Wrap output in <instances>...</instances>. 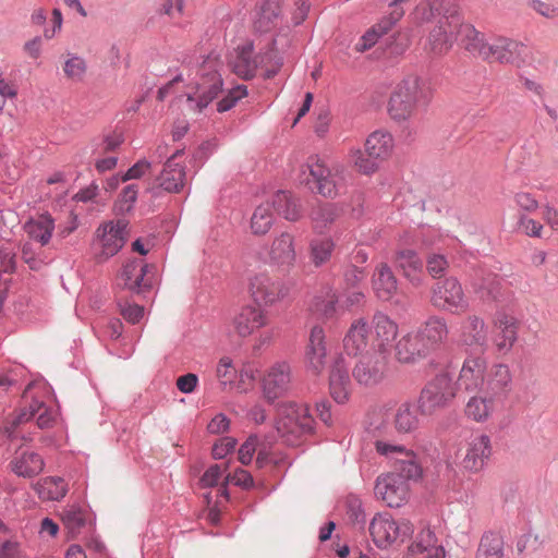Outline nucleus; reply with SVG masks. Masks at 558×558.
Listing matches in <instances>:
<instances>
[{
    "label": "nucleus",
    "instance_id": "nucleus-32",
    "mask_svg": "<svg viewBox=\"0 0 558 558\" xmlns=\"http://www.w3.org/2000/svg\"><path fill=\"white\" fill-rule=\"evenodd\" d=\"M147 265L142 259L128 260L118 276V284L132 292L140 293L148 284L144 282Z\"/></svg>",
    "mask_w": 558,
    "mask_h": 558
},
{
    "label": "nucleus",
    "instance_id": "nucleus-18",
    "mask_svg": "<svg viewBox=\"0 0 558 558\" xmlns=\"http://www.w3.org/2000/svg\"><path fill=\"white\" fill-rule=\"evenodd\" d=\"M513 376L510 367L504 363L493 364L486 374L482 391L500 401L512 390Z\"/></svg>",
    "mask_w": 558,
    "mask_h": 558
},
{
    "label": "nucleus",
    "instance_id": "nucleus-59",
    "mask_svg": "<svg viewBox=\"0 0 558 558\" xmlns=\"http://www.w3.org/2000/svg\"><path fill=\"white\" fill-rule=\"evenodd\" d=\"M62 521L71 534H75L84 525L85 519L81 509L71 507L62 512Z\"/></svg>",
    "mask_w": 558,
    "mask_h": 558
},
{
    "label": "nucleus",
    "instance_id": "nucleus-2",
    "mask_svg": "<svg viewBox=\"0 0 558 558\" xmlns=\"http://www.w3.org/2000/svg\"><path fill=\"white\" fill-rule=\"evenodd\" d=\"M275 427L284 444L299 446L312 434L314 418L306 404L283 402L277 408Z\"/></svg>",
    "mask_w": 558,
    "mask_h": 558
},
{
    "label": "nucleus",
    "instance_id": "nucleus-60",
    "mask_svg": "<svg viewBox=\"0 0 558 558\" xmlns=\"http://www.w3.org/2000/svg\"><path fill=\"white\" fill-rule=\"evenodd\" d=\"M120 314L131 324L138 323L144 316V307L129 302L120 303Z\"/></svg>",
    "mask_w": 558,
    "mask_h": 558
},
{
    "label": "nucleus",
    "instance_id": "nucleus-4",
    "mask_svg": "<svg viewBox=\"0 0 558 558\" xmlns=\"http://www.w3.org/2000/svg\"><path fill=\"white\" fill-rule=\"evenodd\" d=\"M222 62L218 56H208L199 66L198 78L192 85L193 93L187 94V101L197 112L203 111L221 92L222 77L220 70Z\"/></svg>",
    "mask_w": 558,
    "mask_h": 558
},
{
    "label": "nucleus",
    "instance_id": "nucleus-46",
    "mask_svg": "<svg viewBox=\"0 0 558 558\" xmlns=\"http://www.w3.org/2000/svg\"><path fill=\"white\" fill-rule=\"evenodd\" d=\"M473 291L484 302L497 301L502 294L501 280L489 274L473 282Z\"/></svg>",
    "mask_w": 558,
    "mask_h": 558
},
{
    "label": "nucleus",
    "instance_id": "nucleus-11",
    "mask_svg": "<svg viewBox=\"0 0 558 558\" xmlns=\"http://www.w3.org/2000/svg\"><path fill=\"white\" fill-rule=\"evenodd\" d=\"M430 303L442 311L464 313L469 308V300L461 283L456 278H446L432 288Z\"/></svg>",
    "mask_w": 558,
    "mask_h": 558
},
{
    "label": "nucleus",
    "instance_id": "nucleus-50",
    "mask_svg": "<svg viewBox=\"0 0 558 558\" xmlns=\"http://www.w3.org/2000/svg\"><path fill=\"white\" fill-rule=\"evenodd\" d=\"M453 4L446 2V0H426L416 5L414 10V19L418 23L432 21L436 16H444L446 9Z\"/></svg>",
    "mask_w": 558,
    "mask_h": 558
},
{
    "label": "nucleus",
    "instance_id": "nucleus-23",
    "mask_svg": "<svg viewBox=\"0 0 558 558\" xmlns=\"http://www.w3.org/2000/svg\"><path fill=\"white\" fill-rule=\"evenodd\" d=\"M267 313L254 305H245L232 320L233 331L241 338L251 336L255 330L267 325Z\"/></svg>",
    "mask_w": 558,
    "mask_h": 558
},
{
    "label": "nucleus",
    "instance_id": "nucleus-62",
    "mask_svg": "<svg viewBox=\"0 0 558 558\" xmlns=\"http://www.w3.org/2000/svg\"><path fill=\"white\" fill-rule=\"evenodd\" d=\"M316 311L327 318H332L337 315V296L333 293L327 294L326 299L316 303Z\"/></svg>",
    "mask_w": 558,
    "mask_h": 558
},
{
    "label": "nucleus",
    "instance_id": "nucleus-6",
    "mask_svg": "<svg viewBox=\"0 0 558 558\" xmlns=\"http://www.w3.org/2000/svg\"><path fill=\"white\" fill-rule=\"evenodd\" d=\"M369 533L376 546L386 549L404 543L414 533V526L408 519L395 520L388 512H383L372 519Z\"/></svg>",
    "mask_w": 558,
    "mask_h": 558
},
{
    "label": "nucleus",
    "instance_id": "nucleus-17",
    "mask_svg": "<svg viewBox=\"0 0 558 558\" xmlns=\"http://www.w3.org/2000/svg\"><path fill=\"white\" fill-rule=\"evenodd\" d=\"M372 327L364 317L355 318L347 330L342 343L348 355L359 356L372 352Z\"/></svg>",
    "mask_w": 558,
    "mask_h": 558
},
{
    "label": "nucleus",
    "instance_id": "nucleus-24",
    "mask_svg": "<svg viewBox=\"0 0 558 558\" xmlns=\"http://www.w3.org/2000/svg\"><path fill=\"white\" fill-rule=\"evenodd\" d=\"M410 558H445V549L438 544L435 533L429 527H423L408 547Z\"/></svg>",
    "mask_w": 558,
    "mask_h": 558
},
{
    "label": "nucleus",
    "instance_id": "nucleus-22",
    "mask_svg": "<svg viewBox=\"0 0 558 558\" xmlns=\"http://www.w3.org/2000/svg\"><path fill=\"white\" fill-rule=\"evenodd\" d=\"M523 50L524 46L518 41L497 38L486 44L481 58L488 62L517 63Z\"/></svg>",
    "mask_w": 558,
    "mask_h": 558
},
{
    "label": "nucleus",
    "instance_id": "nucleus-30",
    "mask_svg": "<svg viewBox=\"0 0 558 558\" xmlns=\"http://www.w3.org/2000/svg\"><path fill=\"white\" fill-rule=\"evenodd\" d=\"M395 262L412 286L420 287L423 283V264L415 251L408 248L398 250Z\"/></svg>",
    "mask_w": 558,
    "mask_h": 558
},
{
    "label": "nucleus",
    "instance_id": "nucleus-37",
    "mask_svg": "<svg viewBox=\"0 0 558 558\" xmlns=\"http://www.w3.org/2000/svg\"><path fill=\"white\" fill-rule=\"evenodd\" d=\"M11 470L22 477H34L43 472L44 460L33 451L16 452L10 462Z\"/></svg>",
    "mask_w": 558,
    "mask_h": 558
},
{
    "label": "nucleus",
    "instance_id": "nucleus-61",
    "mask_svg": "<svg viewBox=\"0 0 558 558\" xmlns=\"http://www.w3.org/2000/svg\"><path fill=\"white\" fill-rule=\"evenodd\" d=\"M227 483H232L236 486H241L242 488L248 489L254 486V480L250 472L239 469L231 475L226 476Z\"/></svg>",
    "mask_w": 558,
    "mask_h": 558
},
{
    "label": "nucleus",
    "instance_id": "nucleus-13",
    "mask_svg": "<svg viewBox=\"0 0 558 558\" xmlns=\"http://www.w3.org/2000/svg\"><path fill=\"white\" fill-rule=\"evenodd\" d=\"M377 499L390 508H399L410 498V486L407 480L396 473H387L377 477L374 487Z\"/></svg>",
    "mask_w": 558,
    "mask_h": 558
},
{
    "label": "nucleus",
    "instance_id": "nucleus-47",
    "mask_svg": "<svg viewBox=\"0 0 558 558\" xmlns=\"http://www.w3.org/2000/svg\"><path fill=\"white\" fill-rule=\"evenodd\" d=\"M274 208L289 221H296L302 216L301 205L290 193L279 191L272 199Z\"/></svg>",
    "mask_w": 558,
    "mask_h": 558
},
{
    "label": "nucleus",
    "instance_id": "nucleus-5",
    "mask_svg": "<svg viewBox=\"0 0 558 558\" xmlns=\"http://www.w3.org/2000/svg\"><path fill=\"white\" fill-rule=\"evenodd\" d=\"M37 415L36 424L38 428H49L57 418V411L48 408L44 402L34 400L28 409H23L12 417L8 418L3 426V432L11 440L21 439L24 442L33 440V434L25 429L26 424Z\"/></svg>",
    "mask_w": 558,
    "mask_h": 558
},
{
    "label": "nucleus",
    "instance_id": "nucleus-55",
    "mask_svg": "<svg viewBox=\"0 0 558 558\" xmlns=\"http://www.w3.org/2000/svg\"><path fill=\"white\" fill-rule=\"evenodd\" d=\"M340 215L339 208L335 204H324L318 206L312 213V219L320 227L332 223Z\"/></svg>",
    "mask_w": 558,
    "mask_h": 558
},
{
    "label": "nucleus",
    "instance_id": "nucleus-40",
    "mask_svg": "<svg viewBox=\"0 0 558 558\" xmlns=\"http://www.w3.org/2000/svg\"><path fill=\"white\" fill-rule=\"evenodd\" d=\"M24 230L29 239L40 243L41 246H46L52 238L54 220L49 214H43L36 218L29 219L24 225Z\"/></svg>",
    "mask_w": 558,
    "mask_h": 558
},
{
    "label": "nucleus",
    "instance_id": "nucleus-9",
    "mask_svg": "<svg viewBox=\"0 0 558 558\" xmlns=\"http://www.w3.org/2000/svg\"><path fill=\"white\" fill-rule=\"evenodd\" d=\"M459 20V9L452 5L446 9L444 16L438 20L427 37L426 49L436 57L447 54L458 41L459 26H452L453 21Z\"/></svg>",
    "mask_w": 558,
    "mask_h": 558
},
{
    "label": "nucleus",
    "instance_id": "nucleus-38",
    "mask_svg": "<svg viewBox=\"0 0 558 558\" xmlns=\"http://www.w3.org/2000/svg\"><path fill=\"white\" fill-rule=\"evenodd\" d=\"M269 259L278 265H291L295 259L294 238L282 232L274 239L268 251Z\"/></svg>",
    "mask_w": 558,
    "mask_h": 558
},
{
    "label": "nucleus",
    "instance_id": "nucleus-36",
    "mask_svg": "<svg viewBox=\"0 0 558 558\" xmlns=\"http://www.w3.org/2000/svg\"><path fill=\"white\" fill-rule=\"evenodd\" d=\"M495 345L501 353H507L511 350L517 341V322L513 317L508 315H499L495 320Z\"/></svg>",
    "mask_w": 558,
    "mask_h": 558
},
{
    "label": "nucleus",
    "instance_id": "nucleus-31",
    "mask_svg": "<svg viewBox=\"0 0 558 558\" xmlns=\"http://www.w3.org/2000/svg\"><path fill=\"white\" fill-rule=\"evenodd\" d=\"M452 26L458 28V41L469 52L482 57V51L487 44L485 35L478 32L472 24L465 23L459 12V20H454Z\"/></svg>",
    "mask_w": 558,
    "mask_h": 558
},
{
    "label": "nucleus",
    "instance_id": "nucleus-28",
    "mask_svg": "<svg viewBox=\"0 0 558 558\" xmlns=\"http://www.w3.org/2000/svg\"><path fill=\"white\" fill-rule=\"evenodd\" d=\"M499 401L482 390L475 391L465 403L464 415L476 423L487 422L496 412Z\"/></svg>",
    "mask_w": 558,
    "mask_h": 558
},
{
    "label": "nucleus",
    "instance_id": "nucleus-64",
    "mask_svg": "<svg viewBox=\"0 0 558 558\" xmlns=\"http://www.w3.org/2000/svg\"><path fill=\"white\" fill-rule=\"evenodd\" d=\"M542 219L551 231L558 232V209L554 205L549 203L543 205Z\"/></svg>",
    "mask_w": 558,
    "mask_h": 558
},
{
    "label": "nucleus",
    "instance_id": "nucleus-44",
    "mask_svg": "<svg viewBox=\"0 0 558 558\" xmlns=\"http://www.w3.org/2000/svg\"><path fill=\"white\" fill-rule=\"evenodd\" d=\"M417 409L418 407L416 408L408 402L398 407L393 417V425L398 433L410 434L418 428L420 418Z\"/></svg>",
    "mask_w": 558,
    "mask_h": 558
},
{
    "label": "nucleus",
    "instance_id": "nucleus-41",
    "mask_svg": "<svg viewBox=\"0 0 558 558\" xmlns=\"http://www.w3.org/2000/svg\"><path fill=\"white\" fill-rule=\"evenodd\" d=\"M365 150L368 156L377 159H387L393 150V137L385 131L373 132L365 142Z\"/></svg>",
    "mask_w": 558,
    "mask_h": 558
},
{
    "label": "nucleus",
    "instance_id": "nucleus-29",
    "mask_svg": "<svg viewBox=\"0 0 558 558\" xmlns=\"http://www.w3.org/2000/svg\"><path fill=\"white\" fill-rule=\"evenodd\" d=\"M180 156L181 153L177 151L168 158L158 178L159 185L170 193L180 192L185 184V166L179 160Z\"/></svg>",
    "mask_w": 558,
    "mask_h": 558
},
{
    "label": "nucleus",
    "instance_id": "nucleus-15",
    "mask_svg": "<svg viewBox=\"0 0 558 558\" xmlns=\"http://www.w3.org/2000/svg\"><path fill=\"white\" fill-rule=\"evenodd\" d=\"M360 360L353 368L355 380L364 386L378 384L385 375L388 362V354L384 352H372L359 355Z\"/></svg>",
    "mask_w": 558,
    "mask_h": 558
},
{
    "label": "nucleus",
    "instance_id": "nucleus-16",
    "mask_svg": "<svg viewBox=\"0 0 558 558\" xmlns=\"http://www.w3.org/2000/svg\"><path fill=\"white\" fill-rule=\"evenodd\" d=\"M291 380L290 365L286 362L275 363L266 371L262 380L264 397L274 402L290 389Z\"/></svg>",
    "mask_w": 558,
    "mask_h": 558
},
{
    "label": "nucleus",
    "instance_id": "nucleus-52",
    "mask_svg": "<svg viewBox=\"0 0 558 558\" xmlns=\"http://www.w3.org/2000/svg\"><path fill=\"white\" fill-rule=\"evenodd\" d=\"M282 0H265L260 8L259 17L256 21L257 29L266 32L270 28L274 20L281 13Z\"/></svg>",
    "mask_w": 558,
    "mask_h": 558
},
{
    "label": "nucleus",
    "instance_id": "nucleus-53",
    "mask_svg": "<svg viewBox=\"0 0 558 558\" xmlns=\"http://www.w3.org/2000/svg\"><path fill=\"white\" fill-rule=\"evenodd\" d=\"M350 160L353 167L363 174L374 173L378 168V160L368 156L366 150L352 149L350 151Z\"/></svg>",
    "mask_w": 558,
    "mask_h": 558
},
{
    "label": "nucleus",
    "instance_id": "nucleus-3",
    "mask_svg": "<svg viewBox=\"0 0 558 558\" xmlns=\"http://www.w3.org/2000/svg\"><path fill=\"white\" fill-rule=\"evenodd\" d=\"M303 181L326 198L336 197L344 185V167L335 163L328 167L318 156H311L302 167Z\"/></svg>",
    "mask_w": 558,
    "mask_h": 558
},
{
    "label": "nucleus",
    "instance_id": "nucleus-34",
    "mask_svg": "<svg viewBox=\"0 0 558 558\" xmlns=\"http://www.w3.org/2000/svg\"><path fill=\"white\" fill-rule=\"evenodd\" d=\"M430 351L442 344L449 335L447 322L440 316H430L417 329Z\"/></svg>",
    "mask_w": 558,
    "mask_h": 558
},
{
    "label": "nucleus",
    "instance_id": "nucleus-39",
    "mask_svg": "<svg viewBox=\"0 0 558 558\" xmlns=\"http://www.w3.org/2000/svg\"><path fill=\"white\" fill-rule=\"evenodd\" d=\"M372 325L378 342L376 352L387 354V347L397 337L398 325L384 313H376L373 316Z\"/></svg>",
    "mask_w": 558,
    "mask_h": 558
},
{
    "label": "nucleus",
    "instance_id": "nucleus-56",
    "mask_svg": "<svg viewBox=\"0 0 558 558\" xmlns=\"http://www.w3.org/2000/svg\"><path fill=\"white\" fill-rule=\"evenodd\" d=\"M138 185L129 184L120 193L118 201L116 202V209L119 213H128L132 209L134 203L137 199Z\"/></svg>",
    "mask_w": 558,
    "mask_h": 558
},
{
    "label": "nucleus",
    "instance_id": "nucleus-20",
    "mask_svg": "<svg viewBox=\"0 0 558 558\" xmlns=\"http://www.w3.org/2000/svg\"><path fill=\"white\" fill-rule=\"evenodd\" d=\"M352 389L349 364L345 359L339 356L331 365L329 373V391L331 398L339 404L349 400Z\"/></svg>",
    "mask_w": 558,
    "mask_h": 558
},
{
    "label": "nucleus",
    "instance_id": "nucleus-10",
    "mask_svg": "<svg viewBox=\"0 0 558 558\" xmlns=\"http://www.w3.org/2000/svg\"><path fill=\"white\" fill-rule=\"evenodd\" d=\"M512 203L518 214V230L529 238H543L544 225L531 217L532 214L543 207L536 195L527 191H518L512 196Z\"/></svg>",
    "mask_w": 558,
    "mask_h": 558
},
{
    "label": "nucleus",
    "instance_id": "nucleus-42",
    "mask_svg": "<svg viewBox=\"0 0 558 558\" xmlns=\"http://www.w3.org/2000/svg\"><path fill=\"white\" fill-rule=\"evenodd\" d=\"M505 539L499 532H485L477 545L474 558H505Z\"/></svg>",
    "mask_w": 558,
    "mask_h": 558
},
{
    "label": "nucleus",
    "instance_id": "nucleus-58",
    "mask_svg": "<svg viewBox=\"0 0 558 558\" xmlns=\"http://www.w3.org/2000/svg\"><path fill=\"white\" fill-rule=\"evenodd\" d=\"M257 369L251 365H244L240 372H238L239 380L235 381L233 387L236 388L239 392H246L251 389L256 380Z\"/></svg>",
    "mask_w": 558,
    "mask_h": 558
},
{
    "label": "nucleus",
    "instance_id": "nucleus-7",
    "mask_svg": "<svg viewBox=\"0 0 558 558\" xmlns=\"http://www.w3.org/2000/svg\"><path fill=\"white\" fill-rule=\"evenodd\" d=\"M457 387L451 376L441 373L435 376L422 390L418 410L422 415H432L447 407L456 397Z\"/></svg>",
    "mask_w": 558,
    "mask_h": 558
},
{
    "label": "nucleus",
    "instance_id": "nucleus-25",
    "mask_svg": "<svg viewBox=\"0 0 558 558\" xmlns=\"http://www.w3.org/2000/svg\"><path fill=\"white\" fill-rule=\"evenodd\" d=\"M430 352L417 330L408 332L396 344V356L402 363H413Z\"/></svg>",
    "mask_w": 558,
    "mask_h": 558
},
{
    "label": "nucleus",
    "instance_id": "nucleus-1",
    "mask_svg": "<svg viewBox=\"0 0 558 558\" xmlns=\"http://www.w3.org/2000/svg\"><path fill=\"white\" fill-rule=\"evenodd\" d=\"M432 96V88L426 80L410 75L391 93L387 105L388 114L395 122H410L416 117L418 107L426 106Z\"/></svg>",
    "mask_w": 558,
    "mask_h": 558
},
{
    "label": "nucleus",
    "instance_id": "nucleus-63",
    "mask_svg": "<svg viewBox=\"0 0 558 558\" xmlns=\"http://www.w3.org/2000/svg\"><path fill=\"white\" fill-rule=\"evenodd\" d=\"M529 7L544 17L555 19L558 16V8L549 2H545L543 0H529Z\"/></svg>",
    "mask_w": 558,
    "mask_h": 558
},
{
    "label": "nucleus",
    "instance_id": "nucleus-54",
    "mask_svg": "<svg viewBox=\"0 0 558 558\" xmlns=\"http://www.w3.org/2000/svg\"><path fill=\"white\" fill-rule=\"evenodd\" d=\"M216 376L223 387L232 388L238 377V371L229 356H222L216 367Z\"/></svg>",
    "mask_w": 558,
    "mask_h": 558
},
{
    "label": "nucleus",
    "instance_id": "nucleus-43",
    "mask_svg": "<svg viewBox=\"0 0 558 558\" xmlns=\"http://www.w3.org/2000/svg\"><path fill=\"white\" fill-rule=\"evenodd\" d=\"M230 66L238 76L245 80L252 78L257 70V61L253 58V48L251 46L238 48L235 57L230 61Z\"/></svg>",
    "mask_w": 558,
    "mask_h": 558
},
{
    "label": "nucleus",
    "instance_id": "nucleus-48",
    "mask_svg": "<svg viewBox=\"0 0 558 558\" xmlns=\"http://www.w3.org/2000/svg\"><path fill=\"white\" fill-rule=\"evenodd\" d=\"M35 489L43 500H60L68 492L66 484L61 477H46L36 484Z\"/></svg>",
    "mask_w": 558,
    "mask_h": 558
},
{
    "label": "nucleus",
    "instance_id": "nucleus-26",
    "mask_svg": "<svg viewBox=\"0 0 558 558\" xmlns=\"http://www.w3.org/2000/svg\"><path fill=\"white\" fill-rule=\"evenodd\" d=\"M459 342L462 345L484 349L487 343V327L478 315L466 316L460 326Z\"/></svg>",
    "mask_w": 558,
    "mask_h": 558
},
{
    "label": "nucleus",
    "instance_id": "nucleus-57",
    "mask_svg": "<svg viewBox=\"0 0 558 558\" xmlns=\"http://www.w3.org/2000/svg\"><path fill=\"white\" fill-rule=\"evenodd\" d=\"M247 95V89L245 85H238L234 88L230 89L226 97H223L217 104V110L219 112H226L230 110L235 104L244 98Z\"/></svg>",
    "mask_w": 558,
    "mask_h": 558
},
{
    "label": "nucleus",
    "instance_id": "nucleus-45",
    "mask_svg": "<svg viewBox=\"0 0 558 558\" xmlns=\"http://www.w3.org/2000/svg\"><path fill=\"white\" fill-rule=\"evenodd\" d=\"M62 71L66 80L81 83L85 80L88 64L85 58L74 52L62 54Z\"/></svg>",
    "mask_w": 558,
    "mask_h": 558
},
{
    "label": "nucleus",
    "instance_id": "nucleus-49",
    "mask_svg": "<svg viewBox=\"0 0 558 558\" xmlns=\"http://www.w3.org/2000/svg\"><path fill=\"white\" fill-rule=\"evenodd\" d=\"M272 203H263L257 206L251 218V229L254 234L264 235L272 226L274 214Z\"/></svg>",
    "mask_w": 558,
    "mask_h": 558
},
{
    "label": "nucleus",
    "instance_id": "nucleus-19",
    "mask_svg": "<svg viewBox=\"0 0 558 558\" xmlns=\"http://www.w3.org/2000/svg\"><path fill=\"white\" fill-rule=\"evenodd\" d=\"M488 368L485 357L481 355L466 357L458 377L459 387L465 391L482 390Z\"/></svg>",
    "mask_w": 558,
    "mask_h": 558
},
{
    "label": "nucleus",
    "instance_id": "nucleus-35",
    "mask_svg": "<svg viewBox=\"0 0 558 558\" xmlns=\"http://www.w3.org/2000/svg\"><path fill=\"white\" fill-rule=\"evenodd\" d=\"M372 284L377 298L383 301L391 300L398 289L396 277L391 268L385 263L376 267L372 278Z\"/></svg>",
    "mask_w": 558,
    "mask_h": 558
},
{
    "label": "nucleus",
    "instance_id": "nucleus-51",
    "mask_svg": "<svg viewBox=\"0 0 558 558\" xmlns=\"http://www.w3.org/2000/svg\"><path fill=\"white\" fill-rule=\"evenodd\" d=\"M310 248L312 263L315 266H322L330 259L335 243L330 238H318L312 240Z\"/></svg>",
    "mask_w": 558,
    "mask_h": 558
},
{
    "label": "nucleus",
    "instance_id": "nucleus-21",
    "mask_svg": "<svg viewBox=\"0 0 558 558\" xmlns=\"http://www.w3.org/2000/svg\"><path fill=\"white\" fill-rule=\"evenodd\" d=\"M492 454V442L486 434L473 435L468 444L462 465L472 472L481 471Z\"/></svg>",
    "mask_w": 558,
    "mask_h": 558
},
{
    "label": "nucleus",
    "instance_id": "nucleus-33",
    "mask_svg": "<svg viewBox=\"0 0 558 558\" xmlns=\"http://www.w3.org/2000/svg\"><path fill=\"white\" fill-rule=\"evenodd\" d=\"M404 15L403 9H395L389 12L387 17H384L379 23L371 27L356 44L355 49L360 52H364L371 49L378 39L388 33L391 27L401 20Z\"/></svg>",
    "mask_w": 558,
    "mask_h": 558
},
{
    "label": "nucleus",
    "instance_id": "nucleus-8",
    "mask_svg": "<svg viewBox=\"0 0 558 558\" xmlns=\"http://www.w3.org/2000/svg\"><path fill=\"white\" fill-rule=\"evenodd\" d=\"M128 223L122 220H110L100 225L93 242V252L98 262H105L114 256L126 241Z\"/></svg>",
    "mask_w": 558,
    "mask_h": 558
},
{
    "label": "nucleus",
    "instance_id": "nucleus-14",
    "mask_svg": "<svg viewBox=\"0 0 558 558\" xmlns=\"http://www.w3.org/2000/svg\"><path fill=\"white\" fill-rule=\"evenodd\" d=\"M248 292L258 307L271 306L287 294L282 282L266 272L256 274L250 279Z\"/></svg>",
    "mask_w": 558,
    "mask_h": 558
},
{
    "label": "nucleus",
    "instance_id": "nucleus-12",
    "mask_svg": "<svg viewBox=\"0 0 558 558\" xmlns=\"http://www.w3.org/2000/svg\"><path fill=\"white\" fill-rule=\"evenodd\" d=\"M377 452L381 456L395 460V469L398 475L404 480H416L422 474L416 454L402 445H396L386 440L375 442Z\"/></svg>",
    "mask_w": 558,
    "mask_h": 558
},
{
    "label": "nucleus",
    "instance_id": "nucleus-27",
    "mask_svg": "<svg viewBox=\"0 0 558 558\" xmlns=\"http://www.w3.org/2000/svg\"><path fill=\"white\" fill-rule=\"evenodd\" d=\"M326 342L323 328L314 327L311 331L310 342L306 347L305 361L307 369L314 374L319 375L326 365Z\"/></svg>",
    "mask_w": 558,
    "mask_h": 558
}]
</instances>
